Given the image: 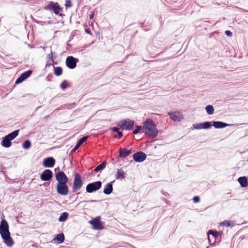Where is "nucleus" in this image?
<instances>
[{
	"instance_id": "nucleus-5",
	"label": "nucleus",
	"mask_w": 248,
	"mask_h": 248,
	"mask_svg": "<svg viewBox=\"0 0 248 248\" xmlns=\"http://www.w3.org/2000/svg\"><path fill=\"white\" fill-rule=\"evenodd\" d=\"M102 186V183L100 181H96L92 183H90L86 186V190L88 193H92L99 189Z\"/></svg>"
},
{
	"instance_id": "nucleus-23",
	"label": "nucleus",
	"mask_w": 248,
	"mask_h": 248,
	"mask_svg": "<svg viewBox=\"0 0 248 248\" xmlns=\"http://www.w3.org/2000/svg\"><path fill=\"white\" fill-rule=\"evenodd\" d=\"M53 240L57 241L59 244L62 243L64 240V235L63 233H61L58 234Z\"/></svg>"
},
{
	"instance_id": "nucleus-3",
	"label": "nucleus",
	"mask_w": 248,
	"mask_h": 248,
	"mask_svg": "<svg viewBox=\"0 0 248 248\" xmlns=\"http://www.w3.org/2000/svg\"><path fill=\"white\" fill-rule=\"evenodd\" d=\"M45 10L52 11L56 15H59L60 16H62V14H59L60 11H62V9L60 7L57 2H53L52 1H49L48 4L44 7Z\"/></svg>"
},
{
	"instance_id": "nucleus-32",
	"label": "nucleus",
	"mask_w": 248,
	"mask_h": 248,
	"mask_svg": "<svg viewBox=\"0 0 248 248\" xmlns=\"http://www.w3.org/2000/svg\"><path fill=\"white\" fill-rule=\"evenodd\" d=\"M125 173L124 171H118L116 178L119 179H122L125 177Z\"/></svg>"
},
{
	"instance_id": "nucleus-18",
	"label": "nucleus",
	"mask_w": 248,
	"mask_h": 248,
	"mask_svg": "<svg viewBox=\"0 0 248 248\" xmlns=\"http://www.w3.org/2000/svg\"><path fill=\"white\" fill-rule=\"evenodd\" d=\"M212 123L213 124L212 125H213L216 128H222L229 125V124L222 122L214 121Z\"/></svg>"
},
{
	"instance_id": "nucleus-25",
	"label": "nucleus",
	"mask_w": 248,
	"mask_h": 248,
	"mask_svg": "<svg viewBox=\"0 0 248 248\" xmlns=\"http://www.w3.org/2000/svg\"><path fill=\"white\" fill-rule=\"evenodd\" d=\"M222 232H217L214 231L213 230H210L208 232V239L210 240L209 234H212L214 237H217L222 235Z\"/></svg>"
},
{
	"instance_id": "nucleus-13",
	"label": "nucleus",
	"mask_w": 248,
	"mask_h": 248,
	"mask_svg": "<svg viewBox=\"0 0 248 248\" xmlns=\"http://www.w3.org/2000/svg\"><path fill=\"white\" fill-rule=\"evenodd\" d=\"M212 126L211 122H205L201 124H193V127L196 129H208Z\"/></svg>"
},
{
	"instance_id": "nucleus-19",
	"label": "nucleus",
	"mask_w": 248,
	"mask_h": 248,
	"mask_svg": "<svg viewBox=\"0 0 248 248\" xmlns=\"http://www.w3.org/2000/svg\"><path fill=\"white\" fill-rule=\"evenodd\" d=\"M11 140L8 138L7 136H5L1 143V144L2 146L6 147V148H9L11 145Z\"/></svg>"
},
{
	"instance_id": "nucleus-16",
	"label": "nucleus",
	"mask_w": 248,
	"mask_h": 248,
	"mask_svg": "<svg viewBox=\"0 0 248 248\" xmlns=\"http://www.w3.org/2000/svg\"><path fill=\"white\" fill-rule=\"evenodd\" d=\"M52 177V171H43L40 175V178L43 181H48L50 180Z\"/></svg>"
},
{
	"instance_id": "nucleus-36",
	"label": "nucleus",
	"mask_w": 248,
	"mask_h": 248,
	"mask_svg": "<svg viewBox=\"0 0 248 248\" xmlns=\"http://www.w3.org/2000/svg\"><path fill=\"white\" fill-rule=\"evenodd\" d=\"M65 6L66 8L71 7L72 6V3L70 0H66Z\"/></svg>"
},
{
	"instance_id": "nucleus-10",
	"label": "nucleus",
	"mask_w": 248,
	"mask_h": 248,
	"mask_svg": "<svg viewBox=\"0 0 248 248\" xmlns=\"http://www.w3.org/2000/svg\"><path fill=\"white\" fill-rule=\"evenodd\" d=\"M146 155L141 151L138 152L133 155V159L137 162H141L145 160L146 158Z\"/></svg>"
},
{
	"instance_id": "nucleus-39",
	"label": "nucleus",
	"mask_w": 248,
	"mask_h": 248,
	"mask_svg": "<svg viewBox=\"0 0 248 248\" xmlns=\"http://www.w3.org/2000/svg\"><path fill=\"white\" fill-rule=\"evenodd\" d=\"M225 34L228 36H232V32L230 31H225Z\"/></svg>"
},
{
	"instance_id": "nucleus-21",
	"label": "nucleus",
	"mask_w": 248,
	"mask_h": 248,
	"mask_svg": "<svg viewBox=\"0 0 248 248\" xmlns=\"http://www.w3.org/2000/svg\"><path fill=\"white\" fill-rule=\"evenodd\" d=\"M238 181L242 187H246L248 186V181L246 177H241L238 179Z\"/></svg>"
},
{
	"instance_id": "nucleus-7",
	"label": "nucleus",
	"mask_w": 248,
	"mask_h": 248,
	"mask_svg": "<svg viewBox=\"0 0 248 248\" xmlns=\"http://www.w3.org/2000/svg\"><path fill=\"white\" fill-rule=\"evenodd\" d=\"M89 223L93 226L94 230H102L104 228L103 224L100 221V217L93 219L90 221Z\"/></svg>"
},
{
	"instance_id": "nucleus-1",
	"label": "nucleus",
	"mask_w": 248,
	"mask_h": 248,
	"mask_svg": "<svg viewBox=\"0 0 248 248\" xmlns=\"http://www.w3.org/2000/svg\"><path fill=\"white\" fill-rule=\"evenodd\" d=\"M0 234L3 240V242L8 247H12L14 241L10 236L9 230V225L5 219H2L0 224Z\"/></svg>"
},
{
	"instance_id": "nucleus-17",
	"label": "nucleus",
	"mask_w": 248,
	"mask_h": 248,
	"mask_svg": "<svg viewBox=\"0 0 248 248\" xmlns=\"http://www.w3.org/2000/svg\"><path fill=\"white\" fill-rule=\"evenodd\" d=\"M131 149L127 148L122 149L119 150V156L121 158H125L130 155L131 153Z\"/></svg>"
},
{
	"instance_id": "nucleus-38",
	"label": "nucleus",
	"mask_w": 248,
	"mask_h": 248,
	"mask_svg": "<svg viewBox=\"0 0 248 248\" xmlns=\"http://www.w3.org/2000/svg\"><path fill=\"white\" fill-rule=\"evenodd\" d=\"M111 130L114 132H118L119 131V128L118 127H114L111 128Z\"/></svg>"
},
{
	"instance_id": "nucleus-45",
	"label": "nucleus",
	"mask_w": 248,
	"mask_h": 248,
	"mask_svg": "<svg viewBox=\"0 0 248 248\" xmlns=\"http://www.w3.org/2000/svg\"><path fill=\"white\" fill-rule=\"evenodd\" d=\"M113 137H114V138H117V135H114V136H113Z\"/></svg>"
},
{
	"instance_id": "nucleus-44",
	"label": "nucleus",
	"mask_w": 248,
	"mask_h": 248,
	"mask_svg": "<svg viewBox=\"0 0 248 248\" xmlns=\"http://www.w3.org/2000/svg\"><path fill=\"white\" fill-rule=\"evenodd\" d=\"M55 171H56V170H60V168H55V170H54Z\"/></svg>"
},
{
	"instance_id": "nucleus-30",
	"label": "nucleus",
	"mask_w": 248,
	"mask_h": 248,
	"mask_svg": "<svg viewBox=\"0 0 248 248\" xmlns=\"http://www.w3.org/2000/svg\"><path fill=\"white\" fill-rule=\"evenodd\" d=\"M220 225L221 226H227V227H230V226H233V223L231 221L229 220H225L220 223Z\"/></svg>"
},
{
	"instance_id": "nucleus-43",
	"label": "nucleus",
	"mask_w": 248,
	"mask_h": 248,
	"mask_svg": "<svg viewBox=\"0 0 248 248\" xmlns=\"http://www.w3.org/2000/svg\"><path fill=\"white\" fill-rule=\"evenodd\" d=\"M86 32H87L88 33H90V31L88 29H86Z\"/></svg>"
},
{
	"instance_id": "nucleus-20",
	"label": "nucleus",
	"mask_w": 248,
	"mask_h": 248,
	"mask_svg": "<svg viewBox=\"0 0 248 248\" xmlns=\"http://www.w3.org/2000/svg\"><path fill=\"white\" fill-rule=\"evenodd\" d=\"M113 190V186L111 183H108L105 186L103 192L106 195L110 194Z\"/></svg>"
},
{
	"instance_id": "nucleus-6",
	"label": "nucleus",
	"mask_w": 248,
	"mask_h": 248,
	"mask_svg": "<svg viewBox=\"0 0 248 248\" xmlns=\"http://www.w3.org/2000/svg\"><path fill=\"white\" fill-rule=\"evenodd\" d=\"M78 62V60L73 56H68L65 61L66 66L69 69H74L77 66V63Z\"/></svg>"
},
{
	"instance_id": "nucleus-40",
	"label": "nucleus",
	"mask_w": 248,
	"mask_h": 248,
	"mask_svg": "<svg viewBox=\"0 0 248 248\" xmlns=\"http://www.w3.org/2000/svg\"><path fill=\"white\" fill-rule=\"evenodd\" d=\"M79 147L80 146H78V144H77L75 147L72 149V152H75Z\"/></svg>"
},
{
	"instance_id": "nucleus-2",
	"label": "nucleus",
	"mask_w": 248,
	"mask_h": 248,
	"mask_svg": "<svg viewBox=\"0 0 248 248\" xmlns=\"http://www.w3.org/2000/svg\"><path fill=\"white\" fill-rule=\"evenodd\" d=\"M143 129L145 135L150 139L155 138L158 134V131L156 126L151 119H147L143 123Z\"/></svg>"
},
{
	"instance_id": "nucleus-41",
	"label": "nucleus",
	"mask_w": 248,
	"mask_h": 248,
	"mask_svg": "<svg viewBox=\"0 0 248 248\" xmlns=\"http://www.w3.org/2000/svg\"><path fill=\"white\" fill-rule=\"evenodd\" d=\"M117 133L118 134V138L119 139L121 138L123 136V133H122V132L119 131V132H118Z\"/></svg>"
},
{
	"instance_id": "nucleus-35",
	"label": "nucleus",
	"mask_w": 248,
	"mask_h": 248,
	"mask_svg": "<svg viewBox=\"0 0 248 248\" xmlns=\"http://www.w3.org/2000/svg\"><path fill=\"white\" fill-rule=\"evenodd\" d=\"M67 86L68 83L66 80L63 81L61 84V87L63 90L66 89L67 87Z\"/></svg>"
},
{
	"instance_id": "nucleus-37",
	"label": "nucleus",
	"mask_w": 248,
	"mask_h": 248,
	"mask_svg": "<svg viewBox=\"0 0 248 248\" xmlns=\"http://www.w3.org/2000/svg\"><path fill=\"white\" fill-rule=\"evenodd\" d=\"M200 200V198L198 196H195L193 199V201L194 203L199 202Z\"/></svg>"
},
{
	"instance_id": "nucleus-27",
	"label": "nucleus",
	"mask_w": 248,
	"mask_h": 248,
	"mask_svg": "<svg viewBox=\"0 0 248 248\" xmlns=\"http://www.w3.org/2000/svg\"><path fill=\"white\" fill-rule=\"evenodd\" d=\"M205 109L209 115H212L214 113V108L212 105H207L205 108Z\"/></svg>"
},
{
	"instance_id": "nucleus-42",
	"label": "nucleus",
	"mask_w": 248,
	"mask_h": 248,
	"mask_svg": "<svg viewBox=\"0 0 248 248\" xmlns=\"http://www.w3.org/2000/svg\"><path fill=\"white\" fill-rule=\"evenodd\" d=\"M93 16H94L93 14H91V15H90V18L91 19H92V18L93 17Z\"/></svg>"
},
{
	"instance_id": "nucleus-31",
	"label": "nucleus",
	"mask_w": 248,
	"mask_h": 248,
	"mask_svg": "<svg viewBox=\"0 0 248 248\" xmlns=\"http://www.w3.org/2000/svg\"><path fill=\"white\" fill-rule=\"evenodd\" d=\"M31 143L30 141L29 140H25L22 144L23 148L25 149L30 148L31 147Z\"/></svg>"
},
{
	"instance_id": "nucleus-15",
	"label": "nucleus",
	"mask_w": 248,
	"mask_h": 248,
	"mask_svg": "<svg viewBox=\"0 0 248 248\" xmlns=\"http://www.w3.org/2000/svg\"><path fill=\"white\" fill-rule=\"evenodd\" d=\"M55 163V160L52 157H47L43 160V165L46 167L50 168L54 166Z\"/></svg>"
},
{
	"instance_id": "nucleus-46",
	"label": "nucleus",
	"mask_w": 248,
	"mask_h": 248,
	"mask_svg": "<svg viewBox=\"0 0 248 248\" xmlns=\"http://www.w3.org/2000/svg\"><path fill=\"white\" fill-rule=\"evenodd\" d=\"M117 170L118 171L121 170V169H118Z\"/></svg>"
},
{
	"instance_id": "nucleus-4",
	"label": "nucleus",
	"mask_w": 248,
	"mask_h": 248,
	"mask_svg": "<svg viewBox=\"0 0 248 248\" xmlns=\"http://www.w3.org/2000/svg\"><path fill=\"white\" fill-rule=\"evenodd\" d=\"M118 125L123 129L129 130L134 126V122L129 119L122 120L118 123Z\"/></svg>"
},
{
	"instance_id": "nucleus-12",
	"label": "nucleus",
	"mask_w": 248,
	"mask_h": 248,
	"mask_svg": "<svg viewBox=\"0 0 248 248\" xmlns=\"http://www.w3.org/2000/svg\"><path fill=\"white\" fill-rule=\"evenodd\" d=\"M32 71L31 70H28L27 71L23 73H22L19 77H18L16 81V84H18L23 81H24L25 79H26L28 78H29L31 75L32 74Z\"/></svg>"
},
{
	"instance_id": "nucleus-28",
	"label": "nucleus",
	"mask_w": 248,
	"mask_h": 248,
	"mask_svg": "<svg viewBox=\"0 0 248 248\" xmlns=\"http://www.w3.org/2000/svg\"><path fill=\"white\" fill-rule=\"evenodd\" d=\"M106 165L105 161H103L100 164L98 165L93 170H102L104 169Z\"/></svg>"
},
{
	"instance_id": "nucleus-33",
	"label": "nucleus",
	"mask_w": 248,
	"mask_h": 248,
	"mask_svg": "<svg viewBox=\"0 0 248 248\" xmlns=\"http://www.w3.org/2000/svg\"><path fill=\"white\" fill-rule=\"evenodd\" d=\"M88 137V136H84L83 137L81 138L79 140L77 144H78V146H80L84 142L87 140Z\"/></svg>"
},
{
	"instance_id": "nucleus-11",
	"label": "nucleus",
	"mask_w": 248,
	"mask_h": 248,
	"mask_svg": "<svg viewBox=\"0 0 248 248\" xmlns=\"http://www.w3.org/2000/svg\"><path fill=\"white\" fill-rule=\"evenodd\" d=\"M56 180L58 184H66L68 182V178L63 171H59L56 175Z\"/></svg>"
},
{
	"instance_id": "nucleus-24",
	"label": "nucleus",
	"mask_w": 248,
	"mask_h": 248,
	"mask_svg": "<svg viewBox=\"0 0 248 248\" xmlns=\"http://www.w3.org/2000/svg\"><path fill=\"white\" fill-rule=\"evenodd\" d=\"M19 131V130H15L6 136L11 140H12L17 136Z\"/></svg>"
},
{
	"instance_id": "nucleus-34",
	"label": "nucleus",
	"mask_w": 248,
	"mask_h": 248,
	"mask_svg": "<svg viewBox=\"0 0 248 248\" xmlns=\"http://www.w3.org/2000/svg\"><path fill=\"white\" fill-rule=\"evenodd\" d=\"M142 128L143 126H142L141 125L136 126V128L133 131V134H137L140 132V131L142 130Z\"/></svg>"
},
{
	"instance_id": "nucleus-47",
	"label": "nucleus",
	"mask_w": 248,
	"mask_h": 248,
	"mask_svg": "<svg viewBox=\"0 0 248 248\" xmlns=\"http://www.w3.org/2000/svg\"><path fill=\"white\" fill-rule=\"evenodd\" d=\"M47 170V171H48V170Z\"/></svg>"
},
{
	"instance_id": "nucleus-22",
	"label": "nucleus",
	"mask_w": 248,
	"mask_h": 248,
	"mask_svg": "<svg viewBox=\"0 0 248 248\" xmlns=\"http://www.w3.org/2000/svg\"><path fill=\"white\" fill-rule=\"evenodd\" d=\"M54 54V53L51 51V52L47 56L46 59L48 65H52V63L54 62V60L56 58V57H55L54 58H53Z\"/></svg>"
},
{
	"instance_id": "nucleus-26",
	"label": "nucleus",
	"mask_w": 248,
	"mask_h": 248,
	"mask_svg": "<svg viewBox=\"0 0 248 248\" xmlns=\"http://www.w3.org/2000/svg\"><path fill=\"white\" fill-rule=\"evenodd\" d=\"M54 74L57 76H60L62 74V69L61 67H54Z\"/></svg>"
},
{
	"instance_id": "nucleus-29",
	"label": "nucleus",
	"mask_w": 248,
	"mask_h": 248,
	"mask_svg": "<svg viewBox=\"0 0 248 248\" xmlns=\"http://www.w3.org/2000/svg\"><path fill=\"white\" fill-rule=\"evenodd\" d=\"M68 217V214L66 212L63 213L59 217V220L61 222L64 221L67 219Z\"/></svg>"
},
{
	"instance_id": "nucleus-9",
	"label": "nucleus",
	"mask_w": 248,
	"mask_h": 248,
	"mask_svg": "<svg viewBox=\"0 0 248 248\" xmlns=\"http://www.w3.org/2000/svg\"><path fill=\"white\" fill-rule=\"evenodd\" d=\"M57 190V192L61 195H66L68 193V188L66 184H58Z\"/></svg>"
},
{
	"instance_id": "nucleus-8",
	"label": "nucleus",
	"mask_w": 248,
	"mask_h": 248,
	"mask_svg": "<svg viewBox=\"0 0 248 248\" xmlns=\"http://www.w3.org/2000/svg\"><path fill=\"white\" fill-rule=\"evenodd\" d=\"M82 185V182L81 177L78 173H76L75 176V179L73 183V188L74 190L79 189Z\"/></svg>"
},
{
	"instance_id": "nucleus-14",
	"label": "nucleus",
	"mask_w": 248,
	"mask_h": 248,
	"mask_svg": "<svg viewBox=\"0 0 248 248\" xmlns=\"http://www.w3.org/2000/svg\"><path fill=\"white\" fill-rule=\"evenodd\" d=\"M169 115L174 121L180 122L183 119V115L178 112L169 113Z\"/></svg>"
}]
</instances>
